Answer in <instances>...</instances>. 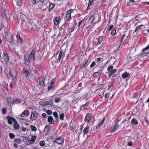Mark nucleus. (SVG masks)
<instances>
[{"instance_id":"nucleus-1","label":"nucleus","mask_w":149,"mask_h":149,"mask_svg":"<svg viewBox=\"0 0 149 149\" xmlns=\"http://www.w3.org/2000/svg\"><path fill=\"white\" fill-rule=\"evenodd\" d=\"M16 72L14 69L10 70L9 71V75L10 78L12 80L13 82L15 83L16 81Z\"/></svg>"},{"instance_id":"nucleus-2","label":"nucleus","mask_w":149,"mask_h":149,"mask_svg":"<svg viewBox=\"0 0 149 149\" xmlns=\"http://www.w3.org/2000/svg\"><path fill=\"white\" fill-rule=\"evenodd\" d=\"M113 66L112 65L109 66L107 68V70L109 72V77H111L113 74L115 73L117 71L116 69H113Z\"/></svg>"},{"instance_id":"nucleus-3","label":"nucleus","mask_w":149,"mask_h":149,"mask_svg":"<svg viewBox=\"0 0 149 149\" xmlns=\"http://www.w3.org/2000/svg\"><path fill=\"white\" fill-rule=\"evenodd\" d=\"M35 51L36 50L35 49H32L31 53L29 56L28 58H29V60L31 61H32L33 62L35 60V58L36 57V56L35 55Z\"/></svg>"},{"instance_id":"nucleus-4","label":"nucleus","mask_w":149,"mask_h":149,"mask_svg":"<svg viewBox=\"0 0 149 149\" xmlns=\"http://www.w3.org/2000/svg\"><path fill=\"white\" fill-rule=\"evenodd\" d=\"M73 11V10H70L66 12L65 17V19L66 20H70L69 19L71 17V14L72 12Z\"/></svg>"},{"instance_id":"nucleus-5","label":"nucleus","mask_w":149,"mask_h":149,"mask_svg":"<svg viewBox=\"0 0 149 149\" xmlns=\"http://www.w3.org/2000/svg\"><path fill=\"white\" fill-rule=\"evenodd\" d=\"M6 40L9 42H12L13 41L12 35L10 33H6Z\"/></svg>"},{"instance_id":"nucleus-6","label":"nucleus","mask_w":149,"mask_h":149,"mask_svg":"<svg viewBox=\"0 0 149 149\" xmlns=\"http://www.w3.org/2000/svg\"><path fill=\"white\" fill-rule=\"evenodd\" d=\"M6 118L8 120V123L10 125L12 124L13 122L14 123L16 120L15 118L10 116H7Z\"/></svg>"},{"instance_id":"nucleus-7","label":"nucleus","mask_w":149,"mask_h":149,"mask_svg":"<svg viewBox=\"0 0 149 149\" xmlns=\"http://www.w3.org/2000/svg\"><path fill=\"white\" fill-rule=\"evenodd\" d=\"M54 142L58 144H63L64 143V139L61 137H59L55 140Z\"/></svg>"},{"instance_id":"nucleus-8","label":"nucleus","mask_w":149,"mask_h":149,"mask_svg":"<svg viewBox=\"0 0 149 149\" xmlns=\"http://www.w3.org/2000/svg\"><path fill=\"white\" fill-rule=\"evenodd\" d=\"M3 57L5 61L7 62L8 61L9 57L7 52L5 50H4L3 51Z\"/></svg>"},{"instance_id":"nucleus-9","label":"nucleus","mask_w":149,"mask_h":149,"mask_svg":"<svg viewBox=\"0 0 149 149\" xmlns=\"http://www.w3.org/2000/svg\"><path fill=\"white\" fill-rule=\"evenodd\" d=\"M24 64L26 66H28L29 65L30 61H31L29 58H27L25 55L24 56Z\"/></svg>"},{"instance_id":"nucleus-10","label":"nucleus","mask_w":149,"mask_h":149,"mask_svg":"<svg viewBox=\"0 0 149 149\" xmlns=\"http://www.w3.org/2000/svg\"><path fill=\"white\" fill-rule=\"evenodd\" d=\"M63 50L62 49H60L59 51L57 52L56 54L58 53V57L57 59V62L59 63L62 57V56L63 54Z\"/></svg>"},{"instance_id":"nucleus-11","label":"nucleus","mask_w":149,"mask_h":149,"mask_svg":"<svg viewBox=\"0 0 149 149\" xmlns=\"http://www.w3.org/2000/svg\"><path fill=\"white\" fill-rule=\"evenodd\" d=\"M37 116L38 114L37 112L35 111H34L31 113L30 118L32 120H35L37 117Z\"/></svg>"},{"instance_id":"nucleus-12","label":"nucleus","mask_w":149,"mask_h":149,"mask_svg":"<svg viewBox=\"0 0 149 149\" xmlns=\"http://www.w3.org/2000/svg\"><path fill=\"white\" fill-rule=\"evenodd\" d=\"M44 80L45 78L43 77H40L39 79V84L42 87L45 86Z\"/></svg>"},{"instance_id":"nucleus-13","label":"nucleus","mask_w":149,"mask_h":149,"mask_svg":"<svg viewBox=\"0 0 149 149\" xmlns=\"http://www.w3.org/2000/svg\"><path fill=\"white\" fill-rule=\"evenodd\" d=\"M119 127V125L117 123H115L114 124L112 130L111 131V133L115 132L118 129Z\"/></svg>"},{"instance_id":"nucleus-14","label":"nucleus","mask_w":149,"mask_h":149,"mask_svg":"<svg viewBox=\"0 0 149 149\" xmlns=\"http://www.w3.org/2000/svg\"><path fill=\"white\" fill-rule=\"evenodd\" d=\"M47 121L49 124H54L55 121L52 116H49L48 117Z\"/></svg>"},{"instance_id":"nucleus-15","label":"nucleus","mask_w":149,"mask_h":149,"mask_svg":"<svg viewBox=\"0 0 149 149\" xmlns=\"http://www.w3.org/2000/svg\"><path fill=\"white\" fill-rule=\"evenodd\" d=\"M92 117V115L91 114H87L86 115L84 120L85 122H88L91 119Z\"/></svg>"},{"instance_id":"nucleus-16","label":"nucleus","mask_w":149,"mask_h":149,"mask_svg":"<svg viewBox=\"0 0 149 149\" xmlns=\"http://www.w3.org/2000/svg\"><path fill=\"white\" fill-rule=\"evenodd\" d=\"M130 75V73L127 72H125L122 74V77L123 79H125L128 77Z\"/></svg>"},{"instance_id":"nucleus-17","label":"nucleus","mask_w":149,"mask_h":149,"mask_svg":"<svg viewBox=\"0 0 149 149\" xmlns=\"http://www.w3.org/2000/svg\"><path fill=\"white\" fill-rule=\"evenodd\" d=\"M89 127L88 126H86L84 129L83 132H84V135H86L89 132Z\"/></svg>"},{"instance_id":"nucleus-18","label":"nucleus","mask_w":149,"mask_h":149,"mask_svg":"<svg viewBox=\"0 0 149 149\" xmlns=\"http://www.w3.org/2000/svg\"><path fill=\"white\" fill-rule=\"evenodd\" d=\"M60 21V19L59 17H56L54 20V23L55 25L58 24Z\"/></svg>"},{"instance_id":"nucleus-19","label":"nucleus","mask_w":149,"mask_h":149,"mask_svg":"<svg viewBox=\"0 0 149 149\" xmlns=\"http://www.w3.org/2000/svg\"><path fill=\"white\" fill-rule=\"evenodd\" d=\"M95 17L94 15H91L88 19V22L89 23H91L95 19Z\"/></svg>"},{"instance_id":"nucleus-20","label":"nucleus","mask_w":149,"mask_h":149,"mask_svg":"<svg viewBox=\"0 0 149 149\" xmlns=\"http://www.w3.org/2000/svg\"><path fill=\"white\" fill-rule=\"evenodd\" d=\"M75 28V27L73 25H72L70 26L68 29V31L69 33H71V32H72L74 31Z\"/></svg>"},{"instance_id":"nucleus-21","label":"nucleus","mask_w":149,"mask_h":149,"mask_svg":"<svg viewBox=\"0 0 149 149\" xmlns=\"http://www.w3.org/2000/svg\"><path fill=\"white\" fill-rule=\"evenodd\" d=\"M14 123V124L13 126L14 129L15 130L18 129L19 127V125L17 123V121L16 120Z\"/></svg>"},{"instance_id":"nucleus-22","label":"nucleus","mask_w":149,"mask_h":149,"mask_svg":"<svg viewBox=\"0 0 149 149\" xmlns=\"http://www.w3.org/2000/svg\"><path fill=\"white\" fill-rule=\"evenodd\" d=\"M23 72L26 74V77H27L29 74V71L28 70L24 68L22 70Z\"/></svg>"},{"instance_id":"nucleus-23","label":"nucleus","mask_w":149,"mask_h":149,"mask_svg":"<svg viewBox=\"0 0 149 149\" xmlns=\"http://www.w3.org/2000/svg\"><path fill=\"white\" fill-rule=\"evenodd\" d=\"M55 6V4L52 3L50 4L49 7V11L52 10Z\"/></svg>"},{"instance_id":"nucleus-24","label":"nucleus","mask_w":149,"mask_h":149,"mask_svg":"<svg viewBox=\"0 0 149 149\" xmlns=\"http://www.w3.org/2000/svg\"><path fill=\"white\" fill-rule=\"evenodd\" d=\"M103 36H100L98 39V44L100 45L103 40Z\"/></svg>"},{"instance_id":"nucleus-25","label":"nucleus","mask_w":149,"mask_h":149,"mask_svg":"<svg viewBox=\"0 0 149 149\" xmlns=\"http://www.w3.org/2000/svg\"><path fill=\"white\" fill-rule=\"evenodd\" d=\"M131 123L132 124L137 125L138 123V121L135 118H133L131 120Z\"/></svg>"},{"instance_id":"nucleus-26","label":"nucleus","mask_w":149,"mask_h":149,"mask_svg":"<svg viewBox=\"0 0 149 149\" xmlns=\"http://www.w3.org/2000/svg\"><path fill=\"white\" fill-rule=\"evenodd\" d=\"M36 139V136H32L31 140L30 141V143H33L35 141Z\"/></svg>"},{"instance_id":"nucleus-27","label":"nucleus","mask_w":149,"mask_h":149,"mask_svg":"<svg viewBox=\"0 0 149 149\" xmlns=\"http://www.w3.org/2000/svg\"><path fill=\"white\" fill-rule=\"evenodd\" d=\"M53 115L54 116V117L56 119V121L57 120H58V114H57V113L56 112H54L53 113Z\"/></svg>"},{"instance_id":"nucleus-28","label":"nucleus","mask_w":149,"mask_h":149,"mask_svg":"<svg viewBox=\"0 0 149 149\" xmlns=\"http://www.w3.org/2000/svg\"><path fill=\"white\" fill-rule=\"evenodd\" d=\"M6 100L7 102L8 103H11L12 101V100L10 97H8L7 98Z\"/></svg>"},{"instance_id":"nucleus-29","label":"nucleus","mask_w":149,"mask_h":149,"mask_svg":"<svg viewBox=\"0 0 149 149\" xmlns=\"http://www.w3.org/2000/svg\"><path fill=\"white\" fill-rule=\"evenodd\" d=\"M116 30L115 29H113L111 32V34L112 36H114L116 33Z\"/></svg>"},{"instance_id":"nucleus-30","label":"nucleus","mask_w":149,"mask_h":149,"mask_svg":"<svg viewBox=\"0 0 149 149\" xmlns=\"http://www.w3.org/2000/svg\"><path fill=\"white\" fill-rule=\"evenodd\" d=\"M40 66L39 65H37L35 66V71L37 72L40 70Z\"/></svg>"},{"instance_id":"nucleus-31","label":"nucleus","mask_w":149,"mask_h":149,"mask_svg":"<svg viewBox=\"0 0 149 149\" xmlns=\"http://www.w3.org/2000/svg\"><path fill=\"white\" fill-rule=\"evenodd\" d=\"M17 3L18 6H21L22 4V0H17Z\"/></svg>"},{"instance_id":"nucleus-32","label":"nucleus","mask_w":149,"mask_h":149,"mask_svg":"<svg viewBox=\"0 0 149 149\" xmlns=\"http://www.w3.org/2000/svg\"><path fill=\"white\" fill-rule=\"evenodd\" d=\"M64 114L63 113H61L59 115V117L60 119L63 120V118L64 117Z\"/></svg>"},{"instance_id":"nucleus-33","label":"nucleus","mask_w":149,"mask_h":149,"mask_svg":"<svg viewBox=\"0 0 149 149\" xmlns=\"http://www.w3.org/2000/svg\"><path fill=\"white\" fill-rule=\"evenodd\" d=\"M9 136L10 139H13L15 137V135L11 133L9 134Z\"/></svg>"},{"instance_id":"nucleus-34","label":"nucleus","mask_w":149,"mask_h":149,"mask_svg":"<svg viewBox=\"0 0 149 149\" xmlns=\"http://www.w3.org/2000/svg\"><path fill=\"white\" fill-rule=\"evenodd\" d=\"M31 128L32 131H33L35 132L36 130V128L35 126L31 125Z\"/></svg>"},{"instance_id":"nucleus-35","label":"nucleus","mask_w":149,"mask_h":149,"mask_svg":"<svg viewBox=\"0 0 149 149\" xmlns=\"http://www.w3.org/2000/svg\"><path fill=\"white\" fill-rule=\"evenodd\" d=\"M27 111L26 110H25L20 115V116L21 117H24L25 115L26 112H27Z\"/></svg>"},{"instance_id":"nucleus-36","label":"nucleus","mask_w":149,"mask_h":149,"mask_svg":"<svg viewBox=\"0 0 149 149\" xmlns=\"http://www.w3.org/2000/svg\"><path fill=\"white\" fill-rule=\"evenodd\" d=\"M39 144L41 146H43L45 145V142L44 141H42L40 142Z\"/></svg>"},{"instance_id":"nucleus-37","label":"nucleus","mask_w":149,"mask_h":149,"mask_svg":"<svg viewBox=\"0 0 149 149\" xmlns=\"http://www.w3.org/2000/svg\"><path fill=\"white\" fill-rule=\"evenodd\" d=\"M2 113L4 114L6 113L7 112V109L6 108H3L2 110Z\"/></svg>"},{"instance_id":"nucleus-38","label":"nucleus","mask_w":149,"mask_h":149,"mask_svg":"<svg viewBox=\"0 0 149 149\" xmlns=\"http://www.w3.org/2000/svg\"><path fill=\"white\" fill-rule=\"evenodd\" d=\"M46 113L47 114L50 115L52 114V111L51 110H48L46 111Z\"/></svg>"},{"instance_id":"nucleus-39","label":"nucleus","mask_w":149,"mask_h":149,"mask_svg":"<svg viewBox=\"0 0 149 149\" xmlns=\"http://www.w3.org/2000/svg\"><path fill=\"white\" fill-rule=\"evenodd\" d=\"M143 25H141L139 26H137L136 29H135L134 32H136L137 30L139 29V28H140L142 26H143Z\"/></svg>"},{"instance_id":"nucleus-40","label":"nucleus","mask_w":149,"mask_h":149,"mask_svg":"<svg viewBox=\"0 0 149 149\" xmlns=\"http://www.w3.org/2000/svg\"><path fill=\"white\" fill-rule=\"evenodd\" d=\"M20 101V100L17 99L15 101H14L13 103V104H17Z\"/></svg>"},{"instance_id":"nucleus-41","label":"nucleus","mask_w":149,"mask_h":149,"mask_svg":"<svg viewBox=\"0 0 149 149\" xmlns=\"http://www.w3.org/2000/svg\"><path fill=\"white\" fill-rule=\"evenodd\" d=\"M53 103V100H50L49 102H47L46 104L47 105H51Z\"/></svg>"},{"instance_id":"nucleus-42","label":"nucleus","mask_w":149,"mask_h":149,"mask_svg":"<svg viewBox=\"0 0 149 149\" xmlns=\"http://www.w3.org/2000/svg\"><path fill=\"white\" fill-rule=\"evenodd\" d=\"M125 36V33L123 34L122 36H121V40L120 42H122L123 41V39H124V38Z\"/></svg>"},{"instance_id":"nucleus-43","label":"nucleus","mask_w":149,"mask_h":149,"mask_svg":"<svg viewBox=\"0 0 149 149\" xmlns=\"http://www.w3.org/2000/svg\"><path fill=\"white\" fill-rule=\"evenodd\" d=\"M83 20H84V19H82L81 21H79L78 22V28H79L80 25H81L82 22L83 21Z\"/></svg>"},{"instance_id":"nucleus-44","label":"nucleus","mask_w":149,"mask_h":149,"mask_svg":"<svg viewBox=\"0 0 149 149\" xmlns=\"http://www.w3.org/2000/svg\"><path fill=\"white\" fill-rule=\"evenodd\" d=\"M149 49V44L146 47L143 49L142 51H144Z\"/></svg>"},{"instance_id":"nucleus-45","label":"nucleus","mask_w":149,"mask_h":149,"mask_svg":"<svg viewBox=\"0 0 149 149\" xmlns=\"http://www.w3.org/2000/svg\"><path fill=\"white\" fill-rule=\"evenodd\" d=\"M93 0H89L88 5L89 6H91L93 3Z\"/></svg>"},{"instance_id":"nucleus-46","label":"nucleus","mask_w":149,"mask_h":149,"mask_svg":"<svg viewBox=\"0 0 149 149\" xmlns=\"http://www.w3.org/2000/svg\"><path fill=\"white\" fill-rule=\"evenodd\" d=\"M60 98H57L55 99L54 101L56 103H58L60 102Z\"/></svg>"},{"instance_id":"nucleus-47","label":"nucleus","mask_w":149,"mask_h":149,"mask_svg":"<svg viewBox=\"0 0 149 149\" xmlns=\"http://www.w3.org/2000/svg\"><path fill=\"white\" fill-rule=\"evenodd\" d=\"M95 65V63L94 61H93L91 65L90 66V67L91 68H92Z\"/></svg>"},{"instance_id":"nucleus-48","label":"nucleus","mask_w":149,"mask_h":149,"mask_svg":"<svg viewBox=\"0 0 149 149\" xmlns=\"http://www.w3.org/2000/svg\"><path fill=\"white\" fill-rule=\"evenodd\" d=\"M90 103L89 102H87L83 106L84 107H87L89 104Z\"/></svg>"},{"instance_id":"nucleus-49","label":"nucleus","mask_w":149,"mask_h":149,"mask_svg":"<svg viewBox=\"0 0 149 149\" xmlns=\"http://www.w3.org/2000/svg\"><path fill=\"white\" fill-rule=\"evenodd\" d=\"M88 62V60L86 58L84 59L83 62V64H86Z\"/></svg>"},{"instance_id":"nucleus-50","label":"nucleus","mask_w":149,"mask_h":149,"mask_svg":"<svg viewBox=\"0 0 149 149\" xmlns=\"http://www.w3.org/2000/svg\"><path fill=\"white\" fill-rule=\"evenodd\" d=\"M144 120L146 123L148 124L149 123V121L148 120L147 117H144Z\"/></svg>"},{"instance_id":"nucleus-51","label":"nucleus","mask_w":149,"mask_h":149,"mask_svg":"<svg viewBox=\"0 0 149 149\" xmlns=\"http://www.w3.org/2000/svg\"><path fill=\"white\" fill-rule=\"evenodd\" d=\"M4 27L3 25L1 23H0V31Z\"/></svg>"},{"instance_id":"nucleus-52","label":"nucleus","mask_w":149,"mask_h":149,"mask_svg":"<svg viewBox=\"0 0 149 149\" xmlns=\"http://www.w3.org/2000/svg\"><path fill=\"white\" fill-rule=\"evenodd\" d=\"M113 25H111V26H110V27H109V28H108V30H109V31H110L113 28Z\"/></svg>"},{"instance_id":"nucleus-53","label":"nucleus","mask_w":149,"mask_h":149,"mask_svg":"<svg viewBox=\"0 0 149 149\" xmlns=\"http://www.w3.org/2000/svg\"><path fill=\"white\" fill-rule=\"evenodd\" d=\"M54 83V80H52L50 82V85L53 86Z\"/></svg>"},{"instance_id":"nucleus-54","label":"nucleus","mask_w":149,"mask_h":149,"mask_svg":"<svg viewBox=\"0 0 149 149\" xmlns=\"http://www.w3.org/2000/svg\"><path fill=\"white\" fill-rule=\"evenodd\" d=\"M49 127L48 126H46L45 127V130L46 131L49 130Z\"/></svg>"},{"instance_id":"nucleus-55","label":"nucleus","mask_w":149,"mask_h":149,"mask_svg":"<svg viewBox=\"0 0 149 149\" xmlns=\"http://www.w3.org/2000/svg\"><path fill=\"white\" fill-rule=\"evenodd\" d=\"M53 86L50 85V86H49L48 88V91H49L50 89H51L53 87Z\"/></svg>"},{"instance_id":"nucleus-56","label":"nucleus","mask_w":149,"mask_h":149,"mask_svg":"<svg viewBox=\"0 0 149 149\" xmlns=\"http://www.w3.org/2000/svg\"><path fill=\"white\" fill-rule=\"evenodd\" d=\"M132 145V142L131 141H130L128 143H127V145L129 146H131Z\"/></svg>"},{"instance_id":"nucleus-57","label":"nucleus","mask_w":149,"mask_h":149,"mask_svg":"<svg viewBox=\"0 0 149 149\" xmlns=\"http://www.w3.org/2000/svg\"><path fill=\"white\" fill-rule=\"evenodd\" d=\"M101 59V58H97L96 59V61L97 62H98L100 61V60Z\"/></svg>"},{"instance_id":"nucleus-58","label":"nucleus","mask_w":149,"mask_h":149,"mask_svg":"<svg viewBox=\"0 0 149 149\" xmlns=\"http://www.w3.org/2000/svg\"><path fill=\"white\" fill-rule=\"evenodd\" d=\"M17 38L18 39H19L20 38H21V37L20 36V34L18 33L17 36Z\"/></svg>"},{"instance_id":"nucleus-59","label":"nucleus","mask_w":149,"mask_h":149,"mask_svg":"<svg viewBox=\"0 0 149 149\" xmlns=\"http://www.w3.org/2000/svg\"><path fill=\"white\" fill-rule=\"evenodd\" d=\"M42 116L44 118H46L47 117L46 114L45 113H43L42 114Z\"/></svg>"},{"instance_id":"nucleus-60","label":"nucleus","mask_w":149,"mask_h":149,"mask_svg":"<svg viewBox=\"0 0 149 149\" xmlns=\"http://www.w3.org/2000/svg\"><path fill=\"white\" fill-rule=\"evenodd\" d=\"M14 141L15 142H17L20 141V140L19 139H14Z\"/></svg>"},{"instance_id":"nucleus-61","label":"nucleus","mask_w":149,"mask_h":149,"mask_svg":"<svg viewBox=\"0 0 149 149\" xmlns=\"http://www.w3.org/2000/svg\"><path fill=\"white\" fill-rule=\"evenodd\" d=\"M148 54H149L148 52H147L146 53H143V54H142V55L143 56H146Z\"/></svg>"},{"instance_id":"nucleus-62","label":"nucleus","mask_w":149,"mask_h":149,"mask_svg":"<svg viewBox=\"0 0 149 149\" xmlns=\"http://www.w3.org/2000/svg\"><path fill=\"white\" fill-rule=\"evenodd\" d=\"M113 85V83H112L109 86V88H108V89H110L111 88Z\"/></svg>"},{"instance_id":"nucleus-63","label":"nucleus","mask_w":149,"mask_h":149,"mask_svg":"<svg viewBox=\"0 0 149 149\" xmlns=\"http://www.w3.org/2000/svg\"><path fill=\"white\" fill-rule=\"evenodd\" d=\"M101 124H99L97 126H96V128L97 129H99L100 128V126L101 125Z\"/></svg>"},{"instance_id":"nucleus-64","label":"nucleus","mask_w":149,"mask_h":149,"mask_svg":"<svg viewBox=\"0 0 149 149\" xmlns=\"http://www.w3.org/2000/svg\"><path fill=\"white\" fill-rule=\"evenodd\" d=\"M31 1L32 2L33 4H35L36 1V0H31Z\"/></svg>"}]
</instances>
